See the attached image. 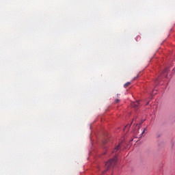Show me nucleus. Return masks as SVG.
<instances>
[{
    "instance_id": "obj_1",
    "label": "nucleus",
    "mask_w": 175,
    "mask_h": 175,
    "mask_svg": "<svg viewBox=\"0 0 175 175\" xmlns=\"http://www.w3.org/2000/svg\"><path fill=\"white\" fill-rule=\"evenodd\" d=\"M117 157L118 154H116L114 158L110 159L108 162L105 164V167L107 168V170H109L111 166H114L116 163H117Z\"/></svg>"
},
{
    "instance_id": "obj_2",
    "label": "nucleus",
    "mask_w": 175,
    "mask_h": 175,
    "mask_svg": "<svg viewBox=\"0 0 175 175\" xmlns=\"http://www.w3.org/2000/svg\"><path fill=\"white\" fill-rule=\"evenodd\" d=\"M140 101H135L134 103H132L131 106L133 107L135 110H137L140 107Z\"/></svg>"
},
{
    "instance_id": "obj_3",
    "label": "nucleus",
    "mask_w": 175,
    "mask_h": 175,
    "mask_svg": "<svg viewBox=\"0 0 175 175\" xmlns=\"http://www.w3.org/2000/svg\"><path fill=\"white\" fill-rule=\"evenodd\" d=\"M120 148H121V144H120L119 145H118L113 150V152H118V151H120Z\"/></svg>"
},
{
    "instance_id": "obj_4",
    "label": "nucleus",
    "mask_w": 175,
    "mask_h": 175,
    "mask_svg": "<svg viewBox=\"0 0 175 175\" xmlns=\"http://www.w3.org/2000/svg\"><path fill=\"white\" fill-rule=\"evenodd\" d=\"M166 72H167V68H165V69L163 71V76H164L165 77H167V75H166Z\"/></svg>"
},
{
    "instance_id": "obj_5",
    "label": "nucleus",
    "mask_w": 175,
    "mask_h": 175,
    "mask_svg": "<svg viewBox=\"0 0 175 175\" xmlns=\"http://www.w3.org/2000/svg\"><path fill=\"white\" fill-rule=\"evenodd\" d=\"M131 85V82H127L124 85V88H126V87H129Z\"/></svg>"
},
{
    "instance_id": "obj_6",
    "label": "nucleus",
    "mask_w": 175,
    "mask_h": 175,
    "mask_svg": "<svg viewBox=\"0 0 175 175\" xmlns=\"http://www.w3.org/2000/svg\"><path fill=\"white\" fill-rule=\"evenodd\" d=\"M116 103H119L120 99L117 98V99L116 100Z\"/></svg>"
},
{
    "instance_id": "obj_7",
    "label": "nucleus",
    "mask_w": 175,
    "mask_h": 175,
    "mask_svg": "<svg viewBox=\"0 0 175 175\" xmlns=\"http://www.w3.org/2000/svg\"><path fill=\"white\" fill-rule=\"evenodd\" d=\"M105 144H106V142H104L103 143V147H104V148H105Z\"/></svg>"
},
{
    "instance_id": "obj_8",
    "label": "nucleus",
    "mask_w": 175,
    "mask_h": 175,
    "mask_svg": "<svg viewBox=\"0 0 175 175\" xmlns=\"http://www.w3.org/2000/svg\"><path fill=\"white\" fill-rule=\"evenodd\" d=\"M125 128H131V125H126Z\"/></svg>"
},
{
    "instance_id": "obj_9",
    "label": "nucleus",
    "mask_w": 175,
    "mask_h": 175,
    "mask_svg": "<svg viewBox=\"0 0 175 175\" xmlns=\"http://www.w3.org/2000/svg\"><path fill=\"white\" fill-rule=\"evenodd\" d=\"M144 132H146V129H144L143 132L142 133V135H143V133H144Z\"/></svg>"
},
{
    "instance_id": "obj_10",
    "label": "nucleus",
    "mask_w": 175,
    "mask_h": 175,
    "mask_svg": "<svg viewBox=\"0 0 175 175\" xmlns=\"http://www.w3.org/2000/svg\"><path fill=\"white\" fill-rule=\"evenodd\" d=\"M145 120H142L141 124H143V122H144Z\"/></svg>"
}]
</instances>
